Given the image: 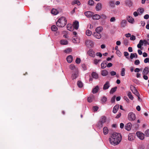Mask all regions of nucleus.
I'll return each instance as SVG.
<instances>
[{
  "mask_svg": "<svg viewBox=\"0 0 149 149\" xmlns=\"http://www.w3.org/2000/svg\"><path fill=\"white\" fill-rule=\"evenodd\" d=\"M122 139V136L120 133L114 132L109 138V141L111 144L114 145L118 144Z\"/></svg>",
  "mask_w": 149,
  "mask_h": 149,
  "instance_id": "obj_1",
  "label": "nucleus"
},
{
  "mask_svg": "<svg viewBox=\"0 0 149 149\" xmlns=\"http://www.w3.org/2000/svg\"><path fill=\"white\" fill-rule=\"evenodd\" d=\"M67 23V20L64 17H61L59 18L56 23V26L60 27H64Z\"/></svg>",
  "mask_w": 149,
  "mask_h": 149,
  "instance_id": "obj_2",
  "label": "nucleus"
},
{
  "mask_svg": "<svg viewBox=\"0 0 149 149\" xmlns=\"http://www.w3.org/2000/svg\"><path fill=\"white\" fill-rule=\"evenodd\" d=\"M135 114L132 112H130L128 114V118L130 121L134 120L136 119Z\"/></svg>",
  "mask_w": 149,
  "mask_h": 149,
  "instance_id": "obj_3",
  "label": "nucleus"
},
{
  "mask_svg": "<svg viewBox=\"0 0 149 149\" xmlns=\"http://www.w3.org/2000/svg\"><path fill=\"white\" fill-rule=\"evenodd\" d=\"M137 136L141 140H143L144 137V134L139 132H137L136 133Z\"/></svg>",
  "mask_w": 149,
  "mask_h": 149,
  "instance_id": "obj_4",
  "label": "nucleus"
},
{
  "mask_svg": "<svg viewBox=\"0 0 149 149\" xmlns=\"http://www.w3.org/2000/svg\"><path fill=\"white\" fill-rule=\"evenodd\" d=\"M88 54L90 56L94 57L95 56V52L92 49H90L87 52Z\"/></svg>",
  "mask_w": 149,
  "mask_h": 149,
  "instance_id": "obj_5",
  "label": "nucleus"
},
{
  "mask_svg": "<svg viewBox=\"0 0 149 149\" xmlns=\"http://www.w3.org/2000/svg\"><path fill=\"white\" fill-rule=\"evenodd\" d=\"M93 14V13L90 11H86L84 13L85 15L87 17H92Z\"/></svg>",
  "mask_w": 149,
  "mask_h": 149,
  "instance_id": "obj_6",
  "label": "nucleus"
},
{
  "mask_svg": "<svg viewBox=\"0 0 149 149\" xmlns=\"http://www.w3.org/2000/svg\"><path fill=\"white\" fill-rule=\"evenodd\" d=\"M73 26L75 29L77 30L79 27V22L77 21L74 22L73 24Z\"/></svg>",
  "mask_w": 149,
  "mask_h": 149,
  "instance_id": "obj_7",
  "label": "nucleus"
},
{
  "mask_svg": "<svg viewBox=\"0 0 149 149\" xmlns=\"http://www.w3.org/2000/svg\"><path fill=\"white\" fill-rule=\"evenodd\" d=\"M93 35L96 38L98 39H100L101 37V34L97 33V32H94L93 34Z\"/></svg>",
  "mask_w": 149,
  "mask_h": 149,
  "instance_id": "obj_8",
  "label": "nucleus"
},
{
  "mask_svg": "<svg viewBox=\"0 0 149 149\" xmlns=\"http://www.w3.org/2000/svg\"><path fill=\"white\" fill-rule=\"evenodd\" d=\"M110 83L109 81H107L103 86V90H106L108 89L110 87Z\"/></svg>",
  "mask_w": 149,
  "mask_h": 149,
  "instance_id": "obj_9",
  "label": "nucleus"
},
{
  "mask_svg": "<svg viewBox=\"0 0 149 149\" xmlns=\"http://www.w3.org/2000/svg\"><path fill=\"white\" fill-rule=\"evenodd\" d=\"M132 127V124L130 123H127L125 126V128L128 131L130 130Z\"/></svg>",
  "mask_w": 149,
  "mask_h": 149,
  "instance_id": "obj_10",
  "label": "nucleus"
},
{
  "mask_svg": "<svg viewBox=\"0 0 149 149\" xmlns=\"http://www.w3.org/2000/svg\"><path fill=\"white\" fill-rule=\"evenodd\" d=\"M127 23V22L125 20L123 19L122 20L120 23L121 27H125Z\"/></svg>",
  "mask_w": 149,
  "mask_h": 149,
  "instance_id": "obj_11",
  "label": "nucleus"
},
{
  "mask_svg": "<svg viewBox=\"0 0 149 149\" xmlns=\"http://www.w3.org/2000/svg\"><path fill=\"white\" fill-rule=\"evenodd\" d=\"M102 7V4L101 3H98L96 6V9L97 11H99L100 10Z\"/></svg>",
  "mask_w": 149,
  "mask_h": 149,
  "instance_id": "obj_12",
  "label": "nucleus"
},
{
  "mask_svg": "<svg viewBox=\"0 0 149 149\" xmlns=\"http://www.w3.org/2000/svg\"><path fill=\"white\" fill-rule=\"evenodd\" d=\"M126 19L129 23H132L134 22V19L130 16H128L127 17Z\"/></svg>",
  "mask_w": 149,
  "mask_h": 149,
  "instance_id": "obj_13",
  "label": "nucleus"
},
{
  "mask_svg": "<svg viewBox=\"0 0 149 149\" xmlns=\"http://www.w3.org/2000/svg\"><path fill=\"white\" fill-rule=\"evenodd\" d=\"M119 106L118 104L116 105L114 107L113 110V112L114 113H115L117 112L119 109Z\"/></svg>",
  "mask_w": 149,
  "mask_h": 149,
  "instance_id": "obj_14",
  "label": "nucleus"
},
{
  "mask_svg": "<svg viewBox=\"0 0 149 149\" xmlns=\"http://www.w3.org/2000/svg\"><path fill=\"white\" fill-rule=\"evenodd\" d=\"M92 77L93 78L95 79H97L98 77V74L95 72H93L91 74Z\"/></svg>",
  "mask_w": 149,
  "mask_h": 149,
  "instance_id": "obj_15",
  "label": "nucleus"
},
{
  "mask_svg": "<svg viewBox=\"0 0 149 149\" xmlns=\"http://www.w3.org/2000/svg\"><path fill=\"white\" fill-rule=\"evenodd\" d=\"M86 45L87 46H92L93 45V42L90 40H87L86 42Z\"/></svg>",
  "mask_w": 149,
  "mask_h": 149,
  "instance_id": "obj_16",
  "label": "nucleus"
},
{
  "mask_svg": "<svg viewBox=\"0 0 149 149\" xmlns=\"http://www.w3.org/2000/svg\"><path fill=\"white\" fill-rule=\"evenodd\" d=\"M149 72V70H148V68L147 67H146L143 70V72L142 74L143 75L147 74Z\"/></svg>",
  "mask_w": 149,
  "mask_h": 149,
  "instance_id": "obj_17",
  "label": "nucleus"
},
{
  "mask_svg": "<svg viewBox=\"0 0 149 149\" xmlns=\"http://www.w3.org/2000/svg\"><path fill=\"white\" fill-rule=\"evenodd\" d=\"M92 18L93 19L98 20L100 18V16L98 14H95L94 15H93Z\"/></svg>",
  "mask_w": 149,
  "mask_h": 149,
  "instance_id": "obj_18",
  "label": "nucleus"
},
{
  "mask_svg": "<svg viewBox=\"0 0 149 149\" xmlns=\"http://www.w3.org/2000/svg\"><path fill=\"white\" fill-rule=\"evenodd\" d=\"M143 41L142 40H140L139 42V43L137 45V47L139 48L142 49L141 46L143 45Z\"/></svg>",
  "mask_w": 149,
  "mask_h": 149,
  "instance_id": "obj_19",
  "label": "nucleus"
},
{
  "mask_svg": "<svg viewBox=\"0 0 149 149\" xmlns=\"http://www.w3.org/2000/svg\"><path fill=\"white\" fill-rule=\"evenodd\" d=\"M66 59L68 62L70 63L72 61L73 57L71 55H69L67 57Z\"/></svg>",
  "mask_w": 149,
  "mask_h": 149,
  "instance_id": "obj_20",
  "label": "nucleus"
},
{
  "mask_svg": "<svg viewBox=\"0 0 149 149\" xmlns=\"http://www.w3.org/2000/svg\"><path fill=\"white\" fill-rule=\"evenodd\" d=\"M137 11L138 12V13L139 15H141L144 11V9L142 8H139Z\"/></svg>",
  "mask_w": 149,
  "mask_h": 149,
  "instance_id": "obj_21",
  "label": "nucleus"
},
{
  "mask_svg": "<svg viewBox=\"0 0 149 149\" xmlns=\"http://www.w3.org/2000/svg\"><path fill=\"white\" fill-rule=\"evenodd\" d=\"M94 99V96L93 95H91L90 96L88 97L87 100L89 102H92L93 101V99Z\"/></svg>",
  "mask_w": 149,
  "mask_h": 149,
  "instance_id": "obj_22",
  "label": "nucleus"
},
{
  "mask_svg": "<svg viewBox=\"0 0 149 149\" xmlns=\"http://www.w3.org/2000/svg\"><path fill=\"white\" fill-rule=\"evenodd\" d=\"M51 13L52 14L56 15L58 13V11L56 9L53 8L51 11Z\"/></svg>",
  "mask_w": 149,
  "mask_h": 149,
  "instance_id": "obj_23",
  "label": "nucleus"
},
{
  "mask_svg": "<svg viewBox=\"0 0 149 149\" xmlns=\"http://www.w3.org/2000/svg\"><path fill=\"white\" fill-rule=\"evenodd\" d=\"M106 117L104 116H102L100 119V121L102 123H104L106 122Z\"/></svg>",
  "mask_w": 149,
  "mask_h": 149,
  "instance_id": "obj_24",
  "label": "nucleus"
},
{
  "mask_svg": "<svg viewBox=\"0 0 149 149\" xmlns=\"http://www.w3.org/2000/svg\"><path fill=\"white\" fill-rule=\"evenodd\" d=\"M103 30V28L102 27L100 26L97 28L95 29L96 32L100 33Z\"/></svg>",
  "mask_w": 149,
  "mask_h": 149,
  "instance_id": "obj_25",
  "label": "nucleus"
},
{
  "mask_svg": "<svg viewBox=\"0 0 149 149\" xmlns=\"http://www.w3.org/2000/svg\"><path fill=\"white\" fill-rule=\"evenodd\" d=\"M101 74L103 76H106L108 74V72L105 70H103L101 71Z\"/></svg>",
  "mask_w": 149,
  "mask_h": 149,
  "instance_id": "obj_26",
  "label": "nucleus"
},
{
  "mask_svg": "<svg viewBox=\"0 0 149 149\" xmlns=\"http://www.w3.org/2000/svg\"><path fill=\"white\" fill-rule=\"evenodd\" d=\"M98 89L99 87L98 86H97L92 90V92L93 93H95L97 92Z\"/></svg>",
  "mask_w": 149,
  "mask_h": 149,
  "instance_id": "obj_27",
  "label": "nucleus"
},
{
  "mask_svg": "<svg viewBox=\"0 0 149 149\" xmlns=\"http://www.w3.org/2000/svg\"><path fill=\"white\" fill-rule=\"evenodd\" d=\"M78 76V74L77 71H76L75 73L72 74V78L73 79H75Z\"/></svg>",
  "mask_w": 149,
  "mask_h": 149,
  "instance_id": "obj_28",
  "label": "nucleus"
},
{
  "mask_svg": "<svg viewBox=\"0 0 149 149\" xmlns=\"http://www.w3.org/2000/svg\"><path fill=\"white\" fill-rule=\"evenodd\" d=\"M105 63H106V61H104L101 63V66L102 69H104L106 67L107 65H105Z\"/></svg>",
  "mask_w": 149,
  "mask_h": 149,
  "instance_id": "obj_29",
  "label": "nucleus"
},
{
  "mask_svg": "<svg viewBox=\"0 0 149 149\" xmlns=\"http://www.w3.org/2000/svg\"><path fill=\"white\" fill-rule=\"evenodd\" d=\"M117 89V87H114L112 88L110 91V94H113L114 92H115Z\"/></svg>",
  "mask_w": 149,
  "mask_h": 149,
  "instance_id": "obj_30",
  "label": "nucleus"
},
{
  "mask_svg": "<svg viewBox=\"0 0 149 149\" xmlns=\"http://www.w3.org/2000/svg\"><path fill=\"white\" fill-rule=\"evenodd\" d=\"M60 43L62 45H66L68 44V42L67 40H63L60 41Z\"/></svg>",
  "mask_w": 149,
  "mask_h": 149,
  "instance_id": "obj_31",
  "label": "nucleus"
},
{
  "mask_svg": "<svg viewBox=\"0 0 149 149\" xmlns=\"http://www.w3.org/2000/svg\"><path fill=\"white\" fill-rule=\"evenodd\" d=\"M134 90L133 91H132V92L135 94V95L136 96H139L140 94L138 91H137V90L136 89V88H134Z\"/></svg>",
  "mask_w": 149,
  "mask_h": 149,
  "instance_id": "obj_32",
  "label": "nucleus"
},
{
  "mask_svg": "<svg viewBox=\"0 0 149 149\" xmlns=\"http://www.w3.org/2000/svg\"><path fill=\"white\" fill-rule=\"evenodd\" d=\"M103 133L104 134H107L108 132V129L107 127H104L103 129Z\"/></svg>",
  "mask_w": 149,
  "mask_h": 149,
  "instance_id": "obj_33",
  "label": "nucleus"
},
{
  "mask_svg": "<svg viewBox=\"0 0 149 149\" xmlns=\"http://www.w3.org/2000/svg\"><path fill=\"white\" fill-rule=\"evenodd\" d=\"M52 30L53 31H56L58 30V28L55 25H52L51 27Z\"/></svg>",
  "mask_w": 149,
  "mask_h": 149,
  "instance_id": "obj_34",
  "label": "nucleus"
},
{
  "mask_svg": "<svg viewBox=\"0 0 149 149\" xmlns=\"http://www.w3.org/2000/svg\"><path fill=\"white\" fill-rule=\"evenodd\" d=\"M127 96H128L129 98L131 100H133V99L134 97L132 94V93L130 92H128Z\"/></svg>",
  "mask_w": 149,
  "mask_h": 149,
  "instance_id": "obj_35",
  "label": "nucleus"
},
{
  "mask_svg": "<svg viewBox=\"0 0 149 149\" xmlns=\"http://www.w3.org/2000/svg\"><path fill=\"white\" fill-rule=\"evenodd\" d=\"M135 55H136V58H137L138 56H137V55L136 53H135L134 54L131 53V54H130V58L131 59H132L133 58L135 57Z\"/></svg>",
  "mask_w": 149,
  "mask_h": 149,
  "instance_id": "obj_36",
  "label": "nucleus"
},
{
  "mask_svg": "<svg viewBox=\"0 0 149 149\" xmlns=\"http://www.w3.org/2000/svg\"><path fill=\"white\" fill-rule=\"evenodd\" d=\"M77 85L79 88H81L83 87V83L81 81H78L77 82Z\"/></svg>",
  "mask_w": 149,
  "mask_h": 149,
  "instance_id": "obj_37",
  "label": "nucleus"
},
{
  "mask_svg": "<svg viewBox=\"0 0 149 149\" xmlns=\"http://www.w3.org/2000/svg\"><path fill=\"white\" fill-rule=\"evenodd\" d=\"M107 101V98L105 96H103L101 100L102 103H105Z\"/></svg>",
  "mask_w": 149,
  "mask_h": 149,
  "instance_id": "obj_38",
  "label": "nucleus"
},
{
  "mask_svg": "<svg viewBox=\"0 0 149 149\" xmlns=\"http://www.w3.org/2000/svg\"><path fill=\"white\" fill-rule=\"evenodd\" d=\"M67 29L68 30L70 31H72V27L71 25L70 24H68L67 26Z\"/></svg>",
  "mask_w": 149,
  "mask_h": 149,
  "instance_id": "obj_39",
  "label": "nucleus"
},
{
  "mask_svg": "<svg viewBox=\"0 0 149 149\" xmlns=\"http://www.w3.org/2000/svg\"><path fill=\"white\" fill-rule=\"evenodd\" d=\"M86 35L88 36H90L92 34V32L89 30L86 31Z\"/></svg>",
  "mask_w": 149,
  "mask_h": 149,
  "instance_id": "obj_40",
  "label": "nucleus"
},
{
  "mask_svg": "<svg viewBox=\"0 0 149 149\" xmlns=\"http://www.w3.org/2000/svg\"><path fill=\"white\" fill-rule=\"evenodd\" d=\"M103 123H102L100 121H99L97 124V126L100 128H102L103 127Z\"/></svg>",
  "mask_w": 149,
  "mask_h": 149,
  "instance_id": "obj_41",
  "label": "nucleus"
},
{
  "mask_svg": "<svg viewBox=\"0 0 149 149\" xmlns=\"http://www.w3.org/2000/svg\"><path fill=\"white\" fill-rule=\"evenodd\" d=\"M123 43L125 46H127L129 44L128 40L127 39H125L124 40Z\"/></svg>",
  "mask_w": 149,
  "mask_h": 149,
  "instance_id": "obj_42",
  "label": "nucleus"
},
{
  "mask_svg": "<svg viewBox=\"0 0 149 149\" xmlns=\"http://www.w3.org/2000/svg\"><path fill=\"white\" fill-rule=\"evenodd\" d=\"M125 69L124 68H123L121 72V73L120 75L122 76H125Z\"/></svg>",
  "mask_w": 149,
  "mask_h": 149,
  "instance_id": "obj_43",
  "label": "nucleus"
},
{
  "mask_svg": "<svg viewBox=\"0 0 149 149\" xmlns=\"http://www.w3.org/2000/svg\"><path fill=\"white\" fill-rule=\"evenodd\" d=\"M101 60L100 59H94L93 61L94 63L96 64V65L99 62L101 61Z\"/></svg>",
  "mask_w": 149,
  "mask_h": 149,
  "instance_id": "obj_44",
  "label": "nucleus"
},
{
  "mask_svg": "<svg viewBox=\"0 0 149 149\" xmlns=\"http://www.w3.org/2000/svg\"><path fill=\"white\" fill-rule=\"evenodd\" d=\"M88 4L91 6H93L94 4V1L93 0H89L88 2Z\"/></svg>",
  "mask_w": 149,
  "mask_h": 149,
  "instance_id": "obj_45",
  "label": "nucleus"
},
{
  "mask_svg": "<svg viewBox=\"0 0 149 149\" xmlns=\"http://www.w3.org/2000/svg\"><path fill=\"white\" fill-rule=\"evenodd\" d=\"M115 2L114 1H110L109 2L110 6L111 7H114L115 6Z\"/></svg>",
  "mask_w": 149,
  "mask_h": 149,
  "instance_id": "obj_46",
  "label": "nucleus"
},
{
  "mask_svg": "<svg viewBox=\"0 0 149 149\" xmlns=\"http://www.w3.org/2000/svg\"><path fill=\"white\" fill-rule=\"evenodd\" d=\"M145 135L147 136H149V129L146 130L145 132Z\"/></svg>",
  "mask_w": 149,
  "mask_h": 149,
  "instance_id": "obj_47",
  "label": "nucleus"
},
{
  "mask_svg": "<svg viewBox=\"0 0 149 149\" xmlns=\"http://www.w3.org/2000/svg\"><path fill=\"white\" fill-rule=\"evenodd\" d=\"M74 4H77L78 6H79L81 4L80 2L78 0H74Z\"/></svg>",
  "mask_w": 149,
  "mask_h": 149,
  "instance_id": "obj_48",
  "label": "nucleus"
},
{
  "mask_svg": "<svg viewBox=\"0 0 149 149\" xmlns=\"http://www.w3.org/2000/svg\"><path fill=\"white\" fill-rule=\"evenodd\" d=\"M71 51L72 49L70 48H68L64 50L65 52L66 53H68Z\"/></svg>",
  "mask_w": 149,
  "mask_h": 149,
  "instance_id": "obj_49",
  "label": "nucleus"
},
{
  "mask_svg": "<svg viewBox=\"0 0 149 149\" xmlns=\"http://www.w3.org/2000/svg\"><path fill=\"white\" fill-rule=\"evenodd\" d=\"M81 62V59L78 58H77L76 61L75 62L77 64H79Z\"/></svg>",
  "mask_w": 149,
  "mask_h": 149,
  "instance_id": "obj_50",
  "label": "nucleus"
},
{
  "mask_svg": "<svg viewBox=\"0 0 149 149\" xmlns=\"http://www.w3.org/2000/svg\"><path fill=\"white\" fill-rule=\"evenodd\" d=\"M136 39L135 36L134 35L131 36L130 38V40H134Z\"/></svg>",
  "mask_w": 149,
  "mask_h": 149,
  "instance_id": "obj_51",
  "label": "nucleus"
},
{
  "mask_svg": "<svg viewBox=\"0 0 149 149\" xmlns=\"http://www.w3.org/2000/svg\"><path fill=\"white\" fill-rule=\"evenodd\" d=\"M116 54L120 57L121 56V53L120 50L117 51L116 52Z\"/></svg>",
  "mask_w": 149,
  "mask_h": 149,
  "instance_id": "obj_52",
  "label": "nucleus"
},
{
  "mask_svg": "<svg viewBox=\"0 0 149 149\" xmlns=\"http://www.w3.org/2000/svg\"><path fill=\"white\" fill-rule=\"evenodd\" d=\"M98 109V107L97 106H94L93 107V110L94 111H97Z\"/></svg>",
  "mask_w": 149,
  "mask_h": 149,
  "instance_id": "obj_53",
  "label": "nucleus"
},
{
  "mask_svg": "<svg viewBox=\"0 0 149 149\" xmlns=\"http://www.w3.org/2000/svg\"><path fill=\"white\" fill-rule=\"evenodd\" d=\"M116 74V72L115 71H113L110 72V74L112 76L115 75Z\"/></svg>",
  "mask_w": 149,
  "mask_h": 149,
  "instance_id": "obj_54",
  "label": "nucleus"
},
{
  "mask_svg": "<svg viewBox=\"0 0 149 149\" xmlns=\"http://www.w3.org/2000/svg\"><path fill=\"white\" fill-rule=\"evenodd\" d=\"M115 98H116V96H114L111 99V102L113 103L115 102Z\"/></svg>",
  "mask_w": 149,
  "mask_h": 149,
  "instance_id": "obj_55",
  "label": "nucleus"
},
{
  "mask_svg": "<svg viewBox=\"0 0 149 149\" xmlns=\"http://www.w3.org/2000/svg\"><path fill=\"white\" fill-rule=\"evenodd\" d=\"M140 63V61L139 60H136L134 62V64L135 65H138Z\"/></svg>",
  "mask_w": 149,
  "mask_h": 149,
  "instance_id": "obj_56",
  "label": "nucleus"
},
{
  "mask_svg": "<svg viewBox=\"0 0 149 149\" xmlns=\"http://www.w3.org/2000/svg\"><path fill=\"white\" fill-rule=\"evenodd\" d=\"M100 18L102 19H105L107 17L105 15L102 14L100 16Z\"/></svg>",
  "mask_w": 149,
  "mask_h": 149,
  "instance_id": "obj_57",
  "label": "nucleus"
},
{
  "mask_svg": "<svg viewBox=\"0 0 149 149\" xmlns=\"http://www.w3.org/2000/svg\"><path fill=\"white\" fill-rule=\"evenodd\" d=\"M110 22H114L116 21V19L115 17H111L110 20Z\"/></svg>",
  "mask_w": 149,
  "mask_h": 149,
  "instance_id": "obj_58",
  "label": "nucleus"
},
{
  "mask_svg": "<svg viewBox=\"0 0 149 149\" xmlns=\"http://www.w3.org/2000/svg\"><path fill=\"white\" fill-rule=\"evenodd\" d=\"M75 68V66L73 65H71L70 66V68L72 70L74 69Z\"/></svg>",
  "mask_w": 149,
  "mask_h": 149,
  "instance_id": "obj_59",
  "label": "nucleus"
},
{
  "mask_svg": "<svg viewBox=\"0 0 149 149\" xmlns=\"http://www.w3.org/2000/svg\"><path fill=\"white\" fill-rule=\"evenodd\" d=\"M149 18V15L148 14H146L144 16V19H147Z\"/></svg>",
  "mask_w": 149,
  "mask_h": 149,
  "instance_id": "obj_60",
  "label": "nucleus"
},
{
  "mask_svg": "<svg viewBox=\"0 0 149 149\" xmlns=\"http://www.w3.org/2000/svg\"><path fill=\"white\" fill-rule=\"evenodd\" d=\"M144 62L145 63H147L149 62V58H146L144 61Z\"/></svg>",
  "mask_w": 149,
  "mask_h": 149,
  "instance_id": "obj_61",
  "label": "nucleus"
},
{
  "mask_svg": "<svg viewBox=\"0 0 149 149\" xmlns=\"http://www.w3.org/2000/svg\"><path fill=\"white\" fill-rule=\"evenodd\" d=\"M96 55L97 56H99L100 57H101L102 56V54L101 53H100V52H97L96 53Z\"/></svg>",
  "mask_w": 149,
  "mask_h": 149,
  "instance_id": "obj_62",
  "label": "nucleus"
},
{
  "mask_svg": "<svg viewBox=\"0 0 149 149\" xmlns=\"http://www.w3.org/2000/svg\"><path fill=\"white\" fill-rule=\"evenodd\" d=\"M133 15L135 17H137L139 15L138 13L137 12L135 11L133 13Z\"/></svg>",
  "mask_w": 149,
  "mask_h": 149,
  "instance_id": "obj_63",
  "label": "nucleus"
},
{
  "mask_svg": "<svg viewBox=\"0 0 149 149\" xmlns=\"http://www.w3.org/2000/svg\"><path fill=\"white\" fill-rule=\"evenodd\" d=\"M140 71V69L139 68H136L134 70V71L136 72H138Z\"/></svg>",
  "mask_w": 149,
  "mask_h": 149,
  "instance_id": "obj_64",
  "label": "nucleus"
}]
</instances>
